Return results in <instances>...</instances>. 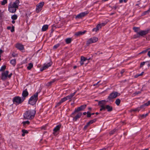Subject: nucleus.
<instances>
[{"label": "nucleus", "instance_id": "f257e3e1", "mask_svg": "<svg viewBox=\"0 0 150 150\" xmlns=\"http://www.w3.org/2000/svg\"><path fill=\"white\" fill-rule=\"evenodd\" d=\"M35 113V110H28L25 111L23 117L25 119L32 120L34 118Z\"/></svg>", "mask_w": 150, "mask_h": 150}, {"label": "nucleus", "instance_id": "f03ea898", "mask_svg": "<svg viewBox=\"0 0 150 150\" xmlns=\"http://www.w3.org/2000/svg\"><path fill=\"white\" fill-rule=\"evenodd\" d=\"M105 100H101L99 101L98 105L101 108L100 109V111L105 110L106 109L108 112L112 111V107L108 105H105Z\"/></svg>", "mask_w": 150, "mask_h": 150}, {"label": "nucleus", "instance_id": "7ed1b4c3", "mask_svg": "<svg viewBox=\"0 0 150 150\" xmlns=\"http://www.w3.org/2000/svg\"><path fill=\"white\" fill-rule=\"evenodd\" d=\"M38 93L37 92L32 96L29 99V103L32 105H34L38 100Z\"/></svg>", "mask_w": 150, "mask_h": 150}, {"label": "nucleus", "instance_id": "20e7f679", "mask_svg": "<svg viewBox=\"0 0 150 150\" xmlns=\"http://www.w3.org/2000/svg\"><path fill=\"white\" fill-rule=\"evenodd\" d=\"M119 95L120 94H119L117 92H113L111 93L108 96L107 98L108 100V101L111 100L115 98Z\"/></svg>", "mask_w": 150, "mask_h": 150}, {"label": "nucleus", "instance_id": "39448f33", "mask_svg": "<svg viewBox=\"0 0 150 150\" xmlns=\"http://www.w3.org/2000/svg\"><path fill=\"white\" fill-rule=\"evenodd\" d=\"M24 100V98H21L19 96L14 97L13 99V102L14 103L18 104L21 103Z\"/></svg>", "mask_w": 150, "mask_h": 150}, {"label": "nucleus", "instance_id": "423d86ee", "mask_svg": "<svg viewBox=\"0 0 150 150\" xmlns=\"http://www.w3.org/2000/svg\"><path fill=\"white\" fill-rule=\"evenodd\" d=\"M86 107V105H83L80 107H78L74 111L71 115V116L73 117V115H74L76 113L79 111L82 110L84 109Z\"/></svg>", "mask_w": 150, "mask_h": 150}, {"label": "nucleus", "instance_id": "0eeeda50", "mask_svg": "<svg viewBox=\"0 0 150 150\" xmlns=\"http://www.w3.org/2000/svg\"><path fill=\"white\" fill-rule=\"evenodd\" d=\"M89 11H88L82 12L77 15L76 16V18L78 19L81 18L87 15Z\"/></svg>", "mask_w": 150, "mask_h": 150}, {"label": "nucleus", "instance_id": "6e6552de", "mask_svg": "<svg viewBox=\"0 0 150 150\" xmlns=\"http://www.w3.org/2000/svg\"><path fill=\"white\" fill-rule=\"evenodd\" d=\"M44 4V2H40L37 5L36 10V11L38 13L41 10L42 8V7Z\"/></svg>", "mask_w": 150, "mask_h": 150}, {"label": "nucleus", "instance_id": "1a4fd4ad", "mask_svg": "<svg viewBox=\"0 0 150 150\" xmlns=\"http://www.w3.org/2000/svg\"><path fill=\"white\" fill-rule=\"evenodd\" d=\"M98 40V38L95 37H93L89 39L87 42V44H90L96 42Z\"/></svg>", "mask_w": 150, "mask_h": 150}, {"label": "nucleus", "instance_id": "9d476101", "mask_svg": "<svg viewBox=\"0 0 150 150\" xmlns=\"http://www.w3.org/2000/svg\"><path fill=\"white\" fill-rule=\"evenodd\" d=\"M149 31V30H140L138 32V34L140 36H144L148 33Z\"/></svg>", "mask_w": 150, "mask_h": 150}, {"label": "nucleus", "instance_id": "9b49d317", "mask_svg": "<svg viewBox=\"0 0 150 150\" xmlns=\"http://www.w3.org/2000/svg\"><path fill=\"white\" fill-rule=\"evenodd\" d=\"M52 62H49L47 64H45L40 69V71H42L43 70L48 68L49 67H50L52 65Z\"/></svg>", "mask_w": 150, "mask_h": 150}, {"label": "nucleus", "instance_id": "f8f14e48", "mask_svg": "<svg viewBox=\"0 0 150 150\" xmlns=\"http://www.w3.org/2000/svg\"><path fill=\"white\" fill-rule=\"evenodd\" d=\"M96 121V119H94L93 120H90L89 122H88L87 124L84 127L83 129L84 130H85L86 129L87 127H88L91 124L93 123Z\"/></svg>", "mask_w": 150, "mask_h": 150}, {"label": "nucleus", "instance_id": "ddd939ff", "mask_svg": "<svg viewBox=\"0 0 150 150\" xmlns=\"http://www.w3.org/2000/svg\"><path fill=\"white\" fill-rule=\"evenodd\" d=\"M8 71H7L3 72L1 74V79L4 80L6 79L8 77Z\"/></svg>", "mask_w": 150, "mask_h": 150}, {"label": "nucleus", "instance_id": "4468645a", "mask_svg": "<svg viewBox=\"0 0 150 150\" xmlns=\"http://www.w3.org/2000/svg\"><path fill=\"white\" fill-rule=\"evenodd\" d=\"M61 127V125H58L54 129L53 134L54 135H56V132L59 130Z\"/></svg>", "mask_w": 150, "mask_h": 150}, {"label": "nucleus", "instance_id": "2eb2a0df", "mask_svg": "<svg viewBox=\"0 0 150 150\" xmlns=\"http://www.w3.org/2000/svg\"><path fill=\"white\" fill-rule=\"evenodd\" d=\"M8 10L10 12L13 13L16 11V8L10 5L8 7Z\"/></svg>", "mask_w": 150, "mask_h": 150}, {"label": "nucleus", "instance_id": "dca6fc26", "mask_svg": "<svg viewBox=\"0 0 150 150\" xmlns=\"http://www.w3.org/2000/svg\"><path fill=\"white\" fill-rule=\"evenodd\" d=\"M19 3V0H16L11 5V6L14 7H15L16 8H18V4Z\"/></svg>", "mask_w": 150, "mask_h": 150}, {"label": "nucleus", "instance_id": "f3484780", "mask_svg": "<svg viewBox=\"0 0 150 150\" xmlns=\"http://www.w3.org/2000/svg\"><path fill=\"white\" fill-rule=\"evenodd\" d=\"M28 95V93L27 91V89H26L23 92L22 94L23 97L22 98H24L25 99V97L27 96Z\"/></svg>", "mask_w": 150, "mask_h": 150}, {"label": "nucleus", "instance_id": "a211bd4d", "mask_svg": "<svg viewBox=\"0 0 150 150\" xmlns=\"http://www.w3.org/2000/svg\"><path fill=\"white\" fill-rule=\"evenodd\" d=\"M82 114L81 112H79L78 114L74 117H73V120L76 121L77 120L80 118L82 115Z\"/></svg>", "mask_w": 150, "mask_h": 150}, {"label": "nucleus", "instance_id": "6ab92c4d", "mask_svg": "<svg viewBox=\"0 0 150 150\" xmlns=\"http://www.w3.org/2000/svg\"><path fill=\"white\" fill-rule=\"evenodd\" d=\"M16 47L20 50H22L24 49L23 45L20 44H17L16 45Z\"/></svg>", "mask_w": 150, "mask_h": 150}, {"label": "nucleus", "instance_id": "aec40b11", "mask_svg": "<svg viewBox=\"0 0 150 150\" xmlns=\"http://www.w3.org/2000/svg\"><path fill=\"white\" fill-rule=\"evenodd\" d=\"M76 93V91L66 97L67 100L71 99V98H72L75 95Z\"/></svg>", "mask_w": 150, "mask_h": 150}, {"label": "nucleus", "instance_id": "412c9836", "mask_svg": "<svg viewBox=\"0 0 150 150\" xmlns=\"http://www.w3.org/2000/svg\"><path fill=\"white\" fill-rule=\"evenodd\" d=\"M86 31H84L83 32L79 31L75 33V35L76 36H79L81 35L84 34Z\"/></svg>", "mask_w": 150, "mask_h": 150}, {"label": "nucleus", "instance_id": "4be33fe9", "mask_svg": "<svg viewBox=\"0 0 150 150\" xmlns=\"http://www.w3.org/2000/svg\"><path fill=\"white\" fill-rule=\"evenodd\" d=\"M48 25H45L43 26L42 28V31H46L48 28Z\"/></svg>", "mask_w": 150, "mask_h": 150}, {"label": "nucleus", "instance_id": "5701e85b", "mask_svg": "<svg viewBox=\"0 0 150 150\" xmlns=\"http://www.w3.org/2000/svg\"><path fill=\"white\" fill-rule=\"evenodd\" d=\"M71 39L70 38H68L65 39V41L67 44H69L71 41Z\"/></svg>", "mask_w": 150, "mask_h": 150}, {"label": "nucleus", "instance_id": "b1692460", "mask_svg": "<svg viewBox=\"0 0 150 150\" xmlns=\"http://www.w3.org/2000/svg\"><path fill=\"white\" fill-rule=\"evenodd\" d=\"M22 132H23L22 134V136L23 137H24L25 135V134H28V131L25 129H22Z\"/></svg>", "mask_w": 150, "mask_h": 150}, {"label": "nucleus", "instance_id": "393cba45", "mask_svg": "<svg viewBox=\"0 0 150 150\" xmlns=\"http://www.w3.org/2000/svg\"><path fill=\"white\" fill-rule=\"evenodd\" d=\"M10 63L11 64H12L13 66H15V65L16 64V59H13L11 60Z\"/></svg>", "mask_w": 150, "mask_h": 150}, {"label": "nucleus", "instance_id": "a878e982", "mask_svg": "<svg viewBox=\"0 0 150 150\" xmlns=\"http://www.w3.org/2000/svg\"><path fill=\"white\" fill-rule=\"evenodd\" d=\"M133 30L135 32L137 33V34H138V32H139L140 30V29L139 28L137 27H134L133 28Z\"/></svg>", "mask_w": 150, "mask_h": 150}, {"label": "nucleus", "instance_id": "bb28decb", "mask_svg": "<svg viewBox=\"0 0 150 150\" xmlns=\"http://www.w3.org/2000/svg\"><path fill=\"white\" fill-rule=\"evenodd\" d=\"M120 102L121 100L119 99H117L115 100V103L117 105H119L120 103Z\"/></svg>", "mask_w": 150, "mask_h": 150}, {"label": "nucleus", "instance_id": "cd10ccee", "mask_svg": "<svg viewBox=\"0 0 150 150\" xmlns=\"http://www.w3.org/2000/svg\"><path fill=\"white\" fill-rule=\"evenodd\" d=\"M33 65L32 63H30L29 64L28 66L27 67V69L28 70L30 69L33 67Z\"/></svg>", "mask_w": 150, "mask_h": 150}, {"label": "nucleus", "instance_id": "c85d7f7f", "mask_svg": "<svg viewBox=\"0 0 150 150\" xmlns=\"http://www.w3.org/2000/svg\"><path fill=\"white\" fill-rule=\"evenodd\" d=\"M148 113H147L145 114H143L140 115V117L141 118L143 119L146 117L148 115Z\"/></svg>", "mask_w": 150, "mask_h": 150}, {"label": "nucleus", "instance_id": "c756f323", "mask_svg": "<svg viewBox=\"0 0 150 150\" xmlns=\"http://www.w3.org/2000/svg\"><path fill=\"white\" fill-rule=\"evenodd\" d=\"M144 74V72H142L140 74H136V75H135L134 76V77L135 78H137V77H138L139 76H141L143 74Z\"/></svg>", "mask_w": 150, "mask_h": 150}, {"label": "nucleus", "instance_id": "7c9ffc66", "mask_svg": "<svg viewBox=\"0 0 150 150\" xmlns=\"http://www.w3.org/2000/svg\"><path fill=\"white\" fill-rule=\"evenodd\" d=\"M11 19L13 20H16L17 18V16L16 15H14L12 16Z\"/></svg>", "mask_w": 150, "mask_h": 150}, {"label": "nucleus", "instance_id": "2f4dec72", "mask_svg": "<svg viewBox=\"0 0 150 150\" xmlns=\"http://www.w3.org/2000/svg\"><path fill=\"white\" fill-rule=\"evenodd\" d=\"M7 3V0H3V1H1V4L2 5H4Z\"/></svg>", "mask_w": 150, "mask_h": 150}, {"label": "nucleus", "instance_id": "473e14b6", "mask_svg": "<svg viewBox=\"0 0 150 150\" xmlns=\"http://www.w3.org/2000/svg\"><path fill=\"white\" fill-rule=\"evenodd\" d=\"M140 110V108L138 107L134 109H132L131 111H134V112H136V111H138L139 112Z\"/></svg>", "mask_w": 150, "mask_h": 150}, {"label": "nucleus", "instance_id": "72a5a7b5", "mask_svg": "<svg viewBox=\"0 0 150 150\" xmlns=\"http://www.w3.org/2000/svg\"><path fill=\"white\" fill-rule=\"evenodd\" d=\"M117 131V129H114L110 131V135H112L115 132H116Z\"/></svg>", "mask_w": 150, "mask_h": 150}, {"label": "nucleus", "instance_id": "f704fd0d", "mask_svg": "<svg viewBox=\"0 0 150 150\" xmlns=\"http://www.w3.org/2000/svg\"><path fill=\"white\" fill-rule=\"evenodd\" d=\"M55 81V80H53L52 81H50V82H48L47 85V86H50L51 85V84L53 83H54V82Z\"/></svg>", "mask_w": 150, "mask_h": 150}, {"label": "nucleus", "instance_id": "c9c22d12", "mask_svg": "<svg viewBox=\"0 0 150 150\" xmlns=\"http://www.w3.org/2000/svg\"><path fill=\"white\" fill-rule=\"evenodd\" d=\"M67 100V98L66 97H65L61 99V100H60L62 103L65 102L66 100Z\"/></svg>", "mask_w": 150, "mask_h": 150}, {"label": "nucleus", "instance_id": "e433bc0d", "mask_svg": "<svg viewBox=\"0 0 150 150\" xmlns=\"http://www.w3.org/2000/svg\"><path fill=\"white\" fill-rule=\"evenodd\" d=\"M6 68V66L4 65L1 67V69H0V71H2L4 70Z\"/></svg>", "mask_w": 150, "mask_h": 150}, {"label": "nucleus", "instance_id": "4c0bfd02", "mask_svg": "<svg viewBox=\"0 0 150 150\" xmlns=\"http://www.w3.org/2000/svg\"><path fill=\"white\" fill-rule=\"evenodd\" d=\"M30 123V122L29 121L27 120L25 121H24L23 122V124L24 125H25L26 124H27L28 125Z\"/></svg>", "mask_w": 150, "mask_h": 150}, {"label": "nucleus", "instance_id": "58836bf2", "mask_svg": "<svg viewBox=\"0 0 150 150\" xmlns=\"http://www.w3.org/2000/svg\"><path fill=\"white\" fill-rule=\"evenodd\" d=\"M87 59L86 58L83 57L81 56V60L83 62L85 61Z\"/></svg>", "mask_w": 150, "mask_h": 150}, {"label": "nucleus", "instance_id": "ea45409f", "mask_svg": "<svg viewBox=\"0 0 150 150\" xmlns=\"http://www.w3.org/2000/svg\"><path fill=\"white\" fill-rule=\"evenodd\" d=\"M98 30H99L98 29V27L96 26L95 28H94L93 29L92 31H95L96 32L98 31Z\"/></svg>", "mask_w": 150, "mask_h": 150}, {"label": "nucleus", "instance_id": "a19ab883", "mask_svg": "<svg viewBox=\"0 0 150 150\" xmlns=\"http://www.w3.org/2000/svg\"><path fill=\"white\" fill-rule=\"evenodd\" d=\"M149 12H150V8H149V9L146 11H145L144 12V15H145L147 13H148Z\"/></svg>", "mask_w": 150, "mask_h": 150}, {"label": "nucleus", "instance_id": "79ce46f5", "mask_svg": "<svg viewBox=\"0 0 150 150\" xmlns=\"http://www.w3.org/2000/svg\"><path fill=\"white\" fill-rule=\"evenodd\" d=\"M149 12H150V8H149V9L146 11H145L144 12V15H145L147 13H148Z\"/></svg>", "mask_w": 150, "mask_h": 150}, {"label": "nucleus", "instance_id": "37998d69", "mask_svg": "<svg viewBox=\"0 0 150 150\" xmlns=\"http://www.w3.org/2000/svg\"><path fill=\"white\" fill-rule=\"evenodd\" d=\"M149 12H150V8H149V9L146 11H145L144 12V15H145L147 13H148Z\"/></svg>", "mask_w": 150, "mask_h": 150}, {"label": "nucleus", "instance_id": "c03bdc74", "mask_svg": "<svg viewBox=\"0 0 150 150\" xmlns=\"http://www.w3.org/2000/svg\"><path fill=\"white\" fill-rule=\"evenodd\" d=\"M59 44H57L54 46L53 48L54 49H56L59 46Z\"/></svg>", "mask_w": 150, "mask_h": 150}, {"label": "nucleus", "instance_id": "a18cd8bd", "mask_svg": "<svg viewBox=\"0 0 150 150\" xmlns=\"http://www.w3.org/2000/svg\"><path fill=\"white\" fill-rule=\"evenodd\" d=\"M147 52V50L146 49L145 50L142 51L139 53V54H141L143 53H145Z\"/></svg>", "mask_w": 150, "mask_h": 150}, {"label": "nucleus", "instance_id": "49530a36", "mask_svg": "<svg viewBox=\"0 0 150 150\" xmlns=\"http://www.w3.org/2000/svg\"><path fill=\"white\" fill-rule=\"evenodd\" d=\"M140 36L138 34L136 35H134V38H138Z\"/></svg>", "mask_w": 150, "mask_h": 150}, {"label": "nucleus", "instance_id": "de8ad7c7", "mask_svg": "<svg viewBox=\"0 0 150 150\" xmlns=\"http://www.w3.org/2000/svg\"><path fill=\"white\" fill-rule=\"evenodd\" d=\"M145 63V62H144L141 63L140 65V67H142L144 65Z\"/></svg>", "mask_w": 150, "mask_h": 150}, {"label": "nucleus", "instance_id": "09e8293b", "mask_svg": "<svg viewBox=\"0 0 150 150\" xmlns=\"http://www.w3.org/2000/svg\"><path fill=\"white\" fill-rule=\"evenodd\" d=\"M62 103L61 102V101H60L57 104L55 107H57V106H58L60 105Z\"/></svg>", "mask_w": 150, "mask_h": 150}, {"label": "nucleus", "instance_id": "8fccbe9b", "mask_svg": "<svg viewBox=\"0 0 150 150\" xmlns=\"http://www.w3.org/2000/svg\"><path fill=\"white\" fill-rule=\"evenodd\" d=\"M150 104V102L149 101H148L147 103H146L144 104V106H148Z\"/></svg>", "mask_w": 150, "mask_h": 150}, {"label": "nucleus", "instance_id": "3c124183", "mask_svg": "<svg viewBox=\"0 0 150 150\" xmlns=\"http://www.w3.org/2000/svg\"><path fill=\"white\" fill-rule=\"evenodd\" d=\"M87 117H90L91 115V114L90 113V112H87Z\"/></svg>", "mask_w": 150, "mask_h": 150}, {"label": "nucleus", "instance_id": "603ef678", "mask_svg": "<svg viewBox=\"0 0 150 150\" xmlns=\"http://www.w3.org/2000/svg\"><path fill=\"white\" fill-rule=\"evenodd\" d=\"M99 24H100V26H101L102 27V26H104L106 24V23H100Z\"/></svg>", "mask_w": 150, "mask_h": 150}, {"label": "nucleus", "instance_id": "864d4df0", "mask_svg": "<svg viewBox=\"0 0 150 150\" xmlns=\"http://www.w3.org/2000/svg\"><path fill=\"white\" fill-rule=\"evenodd\" d=\"M96 27H98V28L99 30L101 28V26H100V24H98L97 25Z\"/></svg>", "mask_w": 150, "mask_h": 150}, {"label": "nucleus", "instance_id": "5fc2aeb1", "mask_svg": "<svg viewBox=\"0 0 150 150\" xmlns=\"http://www.w3.org/2000/svg\"><path fill=\"white\" fill-rule=\"evenodd\" d=\"M14 31V27L13 26L12 27L11 29V31L13 32Z\"/></svg>", "mask_w": 150, "mask_h": 150}, {"label": "nucleus", "instance_id": "6e6d98bb", "mask_svg": "<svg viewBox=\"0 0 150 150\" xmlns=\"http://www.w3.org/2000/svg\"><path fill=\"white\" fill-rule=\"evenodd\" d=\"M140 93H141V92H140V91H138V92H135L134 93V94H135V95H137V94H140Z\"/></svg>", "mask_w": 150, "mask_h": 150}, {"label": "nucleus", "instance_id": "4d7b16f0", "mask_svg": "<svg viewBox=\"0 0 150 150\" xmlns=\"http://www.w3.org/2000/svg\"><path fill=\"white\" fill-rule=\"evenodd\" d=\"M125 71L124 69H122V71H121V72H120V73L121 74H122L124 72H125Z\"/></svg>", "mask_w": 150, "mask_h": 150}, {"label": "nucleus", "instance_id": "13d9d810", "mask_svg": "<svg viewBox=\"0 0 150 150\" xmlns=\"http://www.w3.org/2000/svg\"><path fill=\"white\" fill-rule=\"evenodd\" d=\"M147 55L148 56L150 57V51H148L147 53Z\"/></svg>", "mask_w": 150, "mask_h": 150}, {"label": "nucleus", "instance_id": "bf43d9fd", "mask_svg": "<svg viewBox=\"0 0 150 150\" xmlns=\"http://www.w3.org/2000/svg\"><path fill=\"white\" fill-rule=\"evenodd\" d=\"M3 52V51L1 49L0 50V57H1V54H2Z\"/></svg>", "mask_w": 150, "mask_h": 150}, {"label": "nucleus", "instance_id": "052dcab7", "mask_svg": "<svg viewBox=\"0 0 150 150\" xmlns=\"http://www.w3.org/2000/svg\"><path fill=\"white\" fill-rule=\"evenodd\" d=\"M41 129H45V126H43V127H41Z\"/></svg>", "mask_w": 150, "mask_h": 150}, {"label": "nucleus", "instance_id": "680f3d73", "mask_svg": "<svg viewBox=\"0 0 150 150\" xmlns=\"http://www.w3.org/2000/svg\"><path fill=\"white\" fill-rule=\"evenodd\" d=\"M83 62H83L81 60V62H80V64L81 65H83V64H84Z\"/></svg>", "mask_w": 150, "mask_h": 150}, {"label": "nucleus", "instance_id": "e2e57ef3", "mask_svg": "<svg viewBox=\"0 0 150 150\" xmlns=\"http://www.w3.org/2000/svg\"><path fill=\"white\" fill-rule=\"evenodd\" d=\"M12 75V73L10 74L9 75H8V78H10Z\"/></svg>", "mask_w": 150, "mask_h": 150}, {"label": "nucleus", "instance_id": "0e129e2a", "mask_svg": "<svg viewBox=\"0 0 150 150\" xmlns=\"http://www.w3.org/2000/svg\"><path fill=\"white\" fill-rule=\"evenodd\" d=\"M12 56L13 57H15L16 56V55L14 53H13L12 54Z\"/></svg>", "mask_w": 150, "mask_h": 150}, {"label": "nucleus", "instance_id": "69168bd1", "mask_svg": "<svg viewBox=\"0 0 150 150\" xmlns=\"http://www.w3.org/2000/svg\"><path fill=\"white\" fill-rule=\"evenodd\" d=\"M144 105L141 106L140 107H139V108H140V109L141 108H143V107H144Z\"/></svg>", "mask_w": 150, "mask_h": 150}, {"label": "nucleus", "instance_id": "338daca9", "mask_svg": "<svg viewBox=\"0 0 150 150\" xmlns=\"http://www.w3.org/2000/svg\"><path fill=\"white\" fill-rule=\"evenodd\" d=\"M99 82H100V81H99V82H98L97 83L94 84H93V86H96V85H97V84H98V83Z\"/></svg>", "mask_w": 150, "mask_h": 150}, {"label": "nucleus", "instance_id": "774afa93", "mask_svg": "<svg viewBox=\"0 0 150 150\" xmlns=\"http://www.w3.org/2000/svg\"><path fill=\"white\" fill-rule=\"evenodd\" d=\"M105 149H105V148H103V149H100V150H105Z\"/></svg>", "mask_w": 150, "mask_h": 150}]
</instances>
